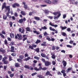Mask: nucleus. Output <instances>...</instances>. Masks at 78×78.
<instances>
[{
  "mask_svg": "<svg viewBox=\"0 0 78 78\" xmlns=\"http://www.w3.org/2000/svg\"><path fill=\"white\" fill-rule=\"evenodd\" d=\"M53 14L55 15V16H56L57 15V16H54V19H55V20H56V19H57L58 20V19L59 17L61 16V13H60V12H54L53 13Z\"/></svg>",
  "mask_w": 78,
  "mask_h": 78,
  "instance_id": "obj_1",
  "label": "nucleus"
},
{
  "mask_svg": "<svg viewBox=\"0 0 78 78\" xmlns=\"http://www.w3.org/2000/svg\"><path fill=\"white\" fill-rule=\"evenodd\" d=\"M4 8H6V10H5V12H6V11L8 10V12H9V11H10V6H6V3L4 2L3 4V5L2 6V9H3Z\"/></svg>",
  "mask_w": 78,
  "mask_h": 78,
  "instance_id": "obj_2",
  "label": "nucleus"
},
{
  "mask_svg": "<svg viewBox=\"0 0 78 78\" xmlns=\"http://www.w3.org/2000/svg\"><path fill=\"white\" fill-rule=\"evenodd\" d=\"M29 55L27 53H26L24 55V56L25 57H27V58H25L24 59V61H28L29 59H30L31 58H30V57H28Z\"/></svg>",
  "mask_w": 78,
  "mask_h": 78,
  "instance_id": "obj_3",
  "label": "nucleus"
},
{
  "mask_svg": "<svg viewBox=\"0 0 78 78\" xmlns=\"http://www.w3.org/2000/svg\"><path fill=\"white\" fill-rule=\"evenodd\" d=\"M26 21V19L25 18H24L23 19H21L19 20L18 22L20 23H22L23 22H25Z\"/></svg>",
  "mask_w": 78,
  "mask_h": 78,
  "instance_id": "obj_4",
  "label": "nucleus"
},
{
  "mask_svg": "<svg viewBox=\"0 0 78 78\" xmlns=\"http://www.w3.org/2000/svg\"><path fill=\"white\" fill-rule=\"evenodd\" d=\"M25 68L26 69H29V70H34L33 68L31 66L30 67L28 65H25L24 66Z\"/></svg>",
  "mask_w": 78,
  "mask_h": 78,
  "instance_id": "obj_5",
  "label": "nucleus"
},
{
  "mask_svg": "<svg viewBox=\"0 0 78 78\" xmlns=\"http://www.w3.org/2000/svg\"><path fill=\"white\" fill-rule=\"evenodd\" d=\"M49 25L51 26L52 27H55V28H56V27H58V25L57 24H54L53 23H52L51 22H50L49 23Z\"/></svg>",
  "mask_w": 78,
  "mask_h": 78,
  "instance_id": "obj_6",
  "label": "nucleus"
},
{
  "mask_svg": "<svg viewBox=\"0 0 78 78\" xmlns=\"http://www.w3.org/2000/svg\"><path fill=\"white\" fill-rule=\"evenodd\" d=\"M17 36L18 37V39L19 40H22V35L20 34H17Z\"/></svg>",
  "mask_w": 78,
  "mask_h": 78,
  "instance_id": "obj_7",
  "label": "nucleus"
},
{
  "mask_svg": "<svg viewBox=\"0 0 78 78\" xmlns=\"http://www.w3.org/2000/svg\"><path fill=\"white\" fill-rule=\"evenodd\" d=\"M23 5H24V8L25 9H29V8H28V7L27 5H25V2H23Z\"/></svg>",
  "mask_w": 78,
  "mask_h": 78,
  "instance_id": "obj_8",
  "label": "nucleus"
},
{
  "mask_svg": "<svg viewBox=\"0 0 78 78\" xmlns=\"http://www.w3.org/2000/svg\"><path fill=\"white\" fill-rule=\"evenodd\" d=\"M51 54L52 55L51 57L52 58V59H55V58H56V56L55 55V54L51 52Z\"/></svg>",
  "mask_w": 78,
  "mask_h": 78,
  "instance_id": "obj_9",
  "label": "nucleus"
},
{
  "mask_svg": "<svg viewBox=\"0 0 78 78\" xmlns=\"http://www.w3.org/2000/svg\"><path fill=\"white\" fill-rule=\"evenodd\" d=\"M62 63L64 67H66V65H67V62H66V61L63 60L62 62Z\"/></svg>",
  "mask_w": 78,
  "mask_h": 78,
  "instance_id": "obj_10",
  "label": "nucleus"
},
{
  "mask_svg": "<svg viewBox=\"0 0 78 78\" xmlns=\"http://www.w3.org/2000/svg\"><path fill=\"white\" fill-rule=\"evenodd\" d=\"M10 11H9V12H8V13L6 14V15H7V17H8L9 18V19H11L12 17L11 16L9 15V13H10V12H9Z\"/></svg>",
  "mask_w": 78,
  "mask_h": 78,
  "instance_id": "obj_11",
  "label": "nucleus"
},
{
  "mask_svg": "<svg viewBox=\"0 0 78 78\" xmlns=\"http://www.w3.org/2000/svg\"><path fill=\"white\" fill-rule=\"evenodd\" d=\"M51 64V62H46L45 63V65L46 66H49V65H50Z\"/></svg>",
  "mask_w": 78,
  "mask_h": 78,
  "instance_id": "obj_12",
  "label": "nucleus"
},
{
  "mask_svg": "<svg viewBox=\"0 0 78 78\" xmlns=\"http://www.w3.org/2000/svg\"><path fill=\"white\" fill-rule=\"evenodd\" d=\"M58 0H54L53 2V3L54 5H56L58 3Z\"/></svg>",
  "mask_w": 78,
  "mask_h": 78,
  "instance_id": "obj_13",
  "label": "nucleus"
},
{
  "mask_svg": "<svg viewBox=\"0 0 78 78\" xmlns=\"http://www.w3.org/2000/svg\"><path fill=\"white\" fill-rule=\"evenodd\" d=\"M45 2L48 4H51V2L49 0L45 1Z\"/></svg>",
  "mask_w": 78,
  "mask_h": 78,
  "instance_id": "obj_14",
  "label": "nucleus"
},
{
  "mask_svg": "<svg viewBox=\"0 0 78 78\" xmlns=\"http://www.w3.org/2000/svg\"><path fill=\"white\" fill-rule=\"evenodd\" d=\"M67 27H62L61 26H60V28L62 30H66Z\"/></svg>",
  "mask_w": 78,
  "mask_h": 78,
  "instance_id": "obj_15",
  "label": "nucleus"
},
{
  "mask_svg": "<svg viewBox=\"0 0 78 78\" xmlns=\"http://www.w3.org/2000/svg\"><path fill=\"white\" fill-rule=\"evenodd\" d=\"M11 50H10V51L11 52H14V47L13 46H12L11 48Z\"/></svg>",
  "mask_w": 78,
  "mask_h": 78,
  "instance_id": "obj_16",
  "label": "nucleus"
},
{
  "mask_svg": "<svg viewBox=\"0 0 78 78\" xmlns=\"http://www.w3.org/2000/svg\"><path fill=\"white\" fill-rule=\"evenodd\" d=\"M0 52L4 53H5V50L2 48L0 49Z\"/></svg>",
  "mask_w": 78,
  "mask_h": 78,
  "instance_id": "obj_17",
  "label": "nucleus"
},
{
  "mask_svg": "<svg viewBox=\"0 0 78 78\" xmlns=\"http://www.w3.org/2000/svg\"><path fill=\"white\" fill-rule=\"evenodd\" d=\"M26 30L27 31H31V29L28 27L26 28Z\"/></svg>",
  "mask_w": 78,
  "mask_h": 78,
  "instance_id": "obj_18",
  "label": "nucleus"
},
{
  "mask_svg": "<svg viewBox=\"0 0 78 78\" xmlns=\"http://www.w3.org/2000/svg\"><path fill=\"white\" fill-rule=\"evenodd\" d=\"M3 62L5 64H8L9 63V62L8 60H5V61H4Z\"/></svg>",
  "mask_w": 78,
  "mask_h": 78,
  "instance_id": "obj_19",
  "label": "nucleus"
},
{
  "mask_svg": "<svg viewBox=\"0 0 78 78\" xmlns=\"http://www.w3.org/2000/svg\"><path fill=\"white\" fill-rule=\"evenodd\" d=\"M10 37H11L12 38H13V37H14V34L11 33L10 34Z\"/></svg>",
  "mask_w": 78,
  "mask_h": 78,
  "instance_id": "obj_20",
  "label": "nucleus"
},
{
  "mask_svg": "<svg viewBox=\"0 0 78 78\" xmlns=\"http://www.w3.org/2000/svg\"><path fill=\"white\" fill-rule=\"evenodd\" d=\"M8 59V58L7 57H5L4 58H2V61H6V59Z\"/></svg>",
  "mask_w": 78,
  "mask_h": 78,
  "instance_id": "obj_21",
  "label": "nucleus"
},
{
  "mask_svg": "<svg viewBox=\"0 0 78 78\" xmlns=\"http://www.w3.org/2000/svg\"><path fill=\"white\" fill-rule=\"evenodd\" d=\"M21 13L22 15H23V16L26 15V13H25V12L23 11H21Z\"/></svg>",
  "mask_w": 78,
  "mask_h": 78,
  "instance_id": "obj_22",
  "label": "nucleus"
},
{
  "mask_svg": "<svg viewBox=\"0 0 78 78\" xmlns=\"http://www.w3.org/2000/svg\"><path fill=\"white\" fill-rule=\"evenodd\" d=\"M34 19L35 20H40V18L37 17H35Z\"/></svg>",
  "mask_w": 78,
  "mask_h": 78,
  "instance_id": "obj_23",
  "label": "nucleus"
},
{
  "mask_svg": "<svg viewBox=\"0 0 78 78\" xmlns=\"http://www.w3.org/2000/svg\"><path fill=\"white\" fill-rule=\"evenodd\" d=\"M15 67H19V66H20V65L18 63H16L15 64Z\"/></svg>",
  "mask_w": 78,
  "mask_h": 78,
  "instance_id": "obj_24",
  "label": "nucleus"
},
{
  "mask_svg": "<svg viewBox=\"0 0 78 78\" xmlns=\"http://www.w3.org/2000/svg\"><path fill=\"white\" fill-rule=\"evenodd\" d=\"M62 36H66V33L65 32H62Z\"/></svg>",
  "mask_w": 78,
  "mask_h": 78,
  "instance_id": "obj_25",
  "label": "nucleus"
},
{
  "mask_svg": "<svg viewBox=\"0 0 78 78\" xmlns=\"http://www.w3.org/2000/svg\"><path fill=\"white\" fill-rule=\"evenodd\" d=\"M45 13L46 14H48V13H49V11L47 10H45Z\"/></svg>",
  "mask_w": 78,
  "mask_h": 78,
  "instance_id": "obj_26",
  "label": "nucleus"
},
{
  "mask_svg": "<svg viewBox=\"0 0 78 78\" xmlns=\"http://www.w3.org/2000/svg\"><path fill=\"white\" fill-rule=\"evenodd\" d=\"M29 48H30V49H31L32 50H33V49H34V48H33V46H31V45L29 46Z\"/></svg>",
  "mask_w": 78,
  "mask_h": 78,
  "instance_id": "obj_27",
  "label": "nucleus"
},
{
  "mask_svg": "<svg viewBox=\"0 0 78 78\" xmlns=\"http://www.w3.org/2000/svg\"><path fill=\"white\" fill-rule=\"evenodd\" d=\"M41 42V40H39L37 39V41L36 42V44H38Z\"/></svg>",
  "mask_w": 78,
  "mask_h": 78,
  "instance_id": "obj_28",
  "label": "nucleus"
},
{
  "mask_svg": "<svg viewBox=\"0 0 78 78\" xmlns=\"http://www.w3.org/2000/svg\"><path fill=\"white\" fill-rule=\"evenodd\" d=\"M42 29L43 30H47V28L45 26H44V27H41Z\"/></svg>",
  "mask_w": 78,
  "mask_h": 78,
  "instance_id": "obj_29",
  "label": "nucleus"
},
{
  "mask_svg": "<svg viewBox=\"0 0 78 78\" xmlns=\"http://www.w3.org/2000/svg\"><path fill=\"white\" fill-rule=\"evenodd\" d=\"M49 29L50 30H51V31H54V30H55V29L52 28V27H49Z\"/></svg>",
  "mask_w": 78,
  "mask_h": 78,
  "instance_id": "obj_30",
  "label": "nucleus"
},
{
  "mask_svg": "<svg viewBox=\"0 0 78 78\" xmlns=\"http://www.w3.org/2000/svg\"><path fill=\"white\" fill-rule=\"evenodd\" d=\"M41 56L43 58H45V55L43 53H42L41 54Z\"/></svg>",
  "mask_w": 78,
  "mask_h": 78,
  "instance_id": "obj_31",
  "label": "nucleus"
},
{
  "mask_svg": "<svg viewBox=\"0 0 78 78\" xmlns=\"http://www.w3.org/2000/svg\"><path fill=\"white\" fill-rule=\"evenodd\" d=\"M0 36L2 37V38H5V36H4L2 34L0 33Z\"/></svg>",
  "mask_w": 78,
  "mask_h": 78,
  "instance_id": "obj_32",
  "label": "nucleus"
},
{
  "mask_svg": "<svg viewBox=\"0 0 78 78\" xmlns=\"http://www.w3.org/2000/svg\"><path fill=\"white\" fill-rule=\"evenodd\" d=\"M37 76L39 78H43L42 76L41 75H37Z\"/></svg>",
  "mask_w": 78,
  "mask_h": 78,
  "instance_id": "obj_33",
  "label": "nucleus"
},
{
  "mask_svg": "<svg viewBox=\"0 0 78 78\" xmlns=\"http://www.w3.org/2000/svg\"><path fill=\"white\" fill-rule=\"evenodd\" d=\"M66 47L68 48H72V46L70 45H66Z\"/></svg>",
  "mask_w": 78,
  "mask_h": 78,
  "instance_id": "obj_34",
  "label": "nucleus"
},
{
  "mask_svg": "<svg viewBox=\"0 0 78 78\" xmlns=\"http://www.w3.org/2000/svg\"><path fill=\"white\" fill-rule=\"evenodd\" d=\"M50 73L49 71H48L46 73V75H49V74Z\"/></svg>",
  "mask_w": 78,
  "mask_h": 78,
  "instance_id": "obj_35",
  "label": "nucleus"
},
{
  "mask_svg": "<svg viewBox=\"0 0 78 78\" xmlns=\"http://www.w3.org/2000/svg\"><path fill=\"white\" fill-rule=\"evenodd\" d=\"M56 49V47L55 46H53L52 47V50H55Z\"/></svg>",
  "mask_w": 78,
  "mask_h": 78,
  "instance_id": "obj_36",
  "label": "nucleus"
},
{
  "mask_svg": "<svg viewBox=\"0 0 78 78\" xmlns=\"http://www.w3.org/2000/svg\"><path fill=\"white\" fill-rule=\"evenodd\" d=\"M44 36H47L48 35V34H47V33L46 32H45L44 33Z\"/></svg>",
  "mask_w": 78,
  "mask_h": 78,
  "instance_id": "obj_37",
  "label": "nucleus"
},
{
  "mask_svg": "<svg viewBox=\"0 0 78 78\" xmlns=\"http://www.w3.org/2000/svg\"><path fill=\"white\" fill-rule=\"evenodd\" d=\"M61 73H65V72H66V70H65L64 69H63L62 70V71H61Z\"/></svg>",
  "mask_w": 78,
  "mask_h": 78,
  "instance_id": "obj_38",
  "label": "nucleus"
},
{
  "mask_svg": "<svg viewBox=\"0 0 78 78\" xmlns=\"http://www.w3.org/2000/svg\"><path fill=\"white\" fill-rule=\"evenodd\" d=\"M46 39L48 41H51V39H50V38L49 37H47L46 38Z\"/></svg>",
  "mask_w": 78,
  "mask_h": 78,
  "instance_id": "obj_39",
  "label": "nucleus"
},
{
  "mask_svg": "<svg viewBox=\"0 0 78 78\" xmlns=\"http://www.w3.org/2000/svg\"><path fill=\"white\" fill-rule=\"evenodd\" d=\"M25 33V29H23L22 28V30L21 31V33Z\"/></svg>",
  "mask_w": 78,
  "mask_h": 78,
  "instance_id": "obj_40",
  "label": "nucleus"
},
{
  "mask_svg": "<svg viewBox=\"0 0 78 78\" xmlns=\"http://www.w3.org/2000/svg\"><path fill=\"white\" fill-rule=\"evenodd\" d=\"M19 58L20 59H23V58H24V56H23V55H21L19 56Z\"/></svg>",
  "mask_w": 78,
  "mask_h": 78,
  "instance_id": "obj_41",
  "label": "nucleus"
},
{
  "mask_svg": "<svg viewBox=\"0 0 78 78\" xmlns=\"http://www.w3.org/2000/svg\"><path fill=\"white\" fill-rule=\"evenodd\" d=\"M9 25L11 27H12V22L11 21L10 22Z\"/></svg>",
  "mask_w": 78,
  "mask_h": 78,
  "instance_id": "obj_42",
  "label": "nucleus"
},
{
  "mask_svg": "<svg viewBox=\"0 0 78 78\" xmlns=\"http://www.w3.org/2000/svg\"><path fill=\"white\" fill-rule=\"evenodd\" d=\"M34 70H36V71H39V69L37 67H35L34 68Z\"/></svg>",
  "mask_w": 78,
  "mask_h": 78,
  "instance_id": "obj_43",
  "label": "nucleus"
},
{
  "mask_svg": "<svg viewBox=\"0 0 78 78\" xmlns=\"http://www.w3.org/2000/svg\"><path fill=\"white\" fill-rule=\"evenodd\" d=\"M36 51H37V52H39V48H37L36 49Z\"/></svg>",
  "mask_w": 78,
  "mask_h": 78,
  "instance_id": "obj_44",
  "label": "nucleus"
},
{
  "mask_svg": "<svg viewBox=\"0 0 78 78\" xmlns=\"http://www.w3.org/2000/svg\"><path fill=\"white\" fill-rule=\"evenodd\" d=\"M2 33L3 34H6V33H5V31L4 30H2Z\"/></svg>",
  "mask_w": 78,
  "mask_h": 78,
  "instance_id": "obj_45",
  "label": "nucleus"
},
{
  "mask_svg": "<svg viewBox=\"0 0 78 78\" xmlns=\"http://www.w3.org/2000/svg\"><path fill=\"white\" fill-rule=\"evenodd\" d=\"M67 31H68L69 32H70L71 31V30H70V28H68L67 29Z\"/></svg>",
  "mask_w": 78,
  "mask_h": 78,
  "instance_id": "obj_46",
  "label": "nucleus"
},
{
  "mask_svg": "<svg viewBox=\"0 0 78 78\" xmlns=\"http://www.w3.org/2000/svg\"><path fill=\"white\" fill-rule=\"evenodd\" d=\"M71 70V68H68V69L66 70V72L67 73H68V72H69V71Z\"/></svg>",
  "mask_w": 78,
  "mask_h": 78,
  "instance_id": "obj_47",
  "label": "nucleus"
},
{
  "mask_svg": "<svg viewBox=\"0 0 78 78\" xmlns=\"http://www.w3.org/2000/svg\"><path fill=\"white\" fill-rule=\"evenodd\" d=\"M55 41V39L54 38H52L51 39V41H52L53 42V41Z\"/></svg>",
  "mask_w": 78,
  "mask_h": 78,
  "instance_id": "obj_48",
  "label": "nucleus"
},
{
  "mask_svg": "<svg viewBox=\"0 0 78 78\" xmlns=\"http://www.w3.org/2000/svg\"><path fill=\"white\" fill-rule=\"evenodd\" d=\"M34 59H37V60H39V58L38 57L34 56Z\"/></svg>",
  "mask_w": 78,
  "mask_h": 78,
  "instance_id": "obj_49",
  "label": "nucleus"
},
{
  "mask_svg": "<svg viewBox=\"0 0 78 78\" xmlns=\"http://www.w3.org/2000/svg\"><path fill=\"white\" fill-rule=\"evenodd\" d=\"M3 19H4V20L6 19H7V16H3Z\"/></svg>",
  "mask_w": 78,
  "mask_h": 78,
  "instance_id": "obj_50",
  "label": "nucleus"
},
{
  "mask_svg": "<svg viewBox=\"0 0 78 78\" xmlns=\"http://www.w3.org/2000/svg\"><path fill=\"white\" fill-rule=\"evenodd\" d=\"M11 55L13 56H15L16 55V53H13L11 54Z\"/></svg>",
  "mask_w": 78,
  "mask_h": 78,
  "instance_id": "obj_51",
  "label": "nucleus"
},
{
  "mask_svg": "<svg viewBox=\"0 0 78 78\" xmlns=\"http://www.w3.org/2000/svg\"><path fill=\"white\" fill-rule=\"evenodd\" d=\"M36 74H37V73H32L31 74V75L32 76H34V75H36Z\"/></svg>",
  "mask_w": 78,
  "mask_h": 78,
  "instance_id": "obj_52",
  "label": "nucleus"
},
{
  "mask_svg": "<svg viewBox=\"0 0 78 78\" xmlns=\"http://www.w3.org/2000/svg\"><path fill=\"white\" fill-rule=\"evenodd\" d=\"M14 16H15V17H18V14L17 12H15L14 13Z\"/></svg>",
  "mask_w": 78,
  "mask_h": 78,
  "instance_id": "obj_53",
  "label": "nucleus"
},
{
  "mask_svg": "<svg viewBox=\"0 0 78 78\" xmlns=\"http://www.w3.org/2000/svg\"><path fill=\"white\" fill-rule=\"evenodd\" d=\"M10 45H14V42H11L10 44Z\"/></svg>",
  "mask_w": 78,
  "mask_h": 78,
  "instance_id": "obj_54",
  "label": "nucleus"
},
{
  "mask_svg": "<svg viewBox=\"0 0 78 78\" xmlns=\"http://www.w3.org/2000/svg\"><path fill=\"white\" fill-rule=\"evenodd\" d=\"M41 61H42L43 62H45V60L44 59V58H42Z\"/></svg>",
  "mask_w": 78,
  "mask_h": 78,
  "instance_id": "obj_55",
  "label": "nucleus"
},
{
  "mask_svg": "<svg viewBox=\"0 0 78 78\" xmlns=\"http://www.w3.org/2000/svg\"><path fill=\"white\" fill-rule=\"evenodd\" d=\"M15 5H16V6H18V7L20 6L19 4L17 3H15Z\"/></svg>",
  "mask_w": 78,
  "mask_h": 78,
  "instance_id": "obj_56",
  "label": "nucleus"
},
{
  "mask_svg": "<svg viewBox=\"0 0 78 78\" xmlns=\"http://www.w3.org/2000/svg\"><path fill=\"white\" fill-rule=\"evenodd\" d=\"M10 76L11 78H12V77H13V76H14V74H10Z\"/></svg>",
  "mask_w": 78,
  "mask_h": 78,
  "instance_id": "obj_57",
  "label": "nucleus"
},
{
  "mask_svg": "<svg viewBox=\"0 0 78 78\" xmlns=\"http://www.w3.org/2000/svg\"><path fill=\"white\" fill-rule=\"evenodd\" d=\"M9 61H12V57L11 56H9Z\"/></svg>",
  "mask_w": 78,
  "mask_h": 78,
  "instance_id": "obj_58",
  "label": "nucleus"
},
{
  "mask_svg": "<svg viewBox=\"0 0 78 78\" xmlns=\"http://www.w3.org/2000/svg\"><path fill=\"white\" fill-rule=\"evenodd\" d=\"M41 7H45V6H47V5H41Z\"/></svg>",
  "mask_w": 78,
  "mask_h": 78,
  "instance_id": "obj_59",
  "label": "nucleus"
},
{
  "mask_svg": "<svg viewBox=\"0 0 78 78\" xmlns=\"http://www.w3.org/2000/svg\"><path fill=\"white\" fill-rule=\"evenodd\" d=\"M13 8H16V5L15 4V3L12 5Z\"/></svg>",
  "mask_w": 78,
  "mask_h": 78,
  "instance_id": "obj_60",
  "label": "nucleus"
},
{
  "mask_svg": "<svg viewBox=\"0 0 78 78\" xmlns=\"http://www.w3.org/2000/svg\"><path fill=\"white\" fill-rule=\"evenodd\" d=\"M52 63L53 65H55V64H56V62H55V61H52Z\"/></svg>",
  "mask_w": 78,
  "mask_h": 78,
  "instance_id": "obj_61",
  "label": "nucleus"
},
{
  "mask_svg": "<svg viewBox=\"0 0 78 78\" xmlns=\"http://www.w3.org/2000/svg\"><path fill=\"white\" fill-rule=\"evenodd\" d=\"M17 61L18 62H21V61H22V60L21 59H17Z\"/></svg>",
  "mask_w": 78,
  "mask_h": 78,
  "instance_id": "obj_62",
  "label": "nucleus"
},
{
  "mask_svg": "<svg viewBox=\"0 0 78 78\" xmlns=\"http://www.w3.org/2000/svg\"><path fill=\"white\" fill-rule=\"evenodd\" d=\"M12 19H13V20H15L16 19V18H15V17H14V16H12Z\"/></svg>",
  "mask_w": 78,
  "mask_h": 78,
  "instance_id": "obj_63",
  "label": "nucleus"
},
{
  "mask_svg": "<svg viewBox=\"0 0 78 78\" xmlns=\"http://www.w3.org/2000/svg\"><path fill=\"white\" fill-rule=\"evenodd\" d=\"M32 46H33V47H34V48H36L37 46L36 45L34 44H32Z\"/></svg>",
  "mask_w": 78,
  "mask_h": 78,
  "instance_id": "obj_64",
  "label": "nucleus"
}]
</instances>
